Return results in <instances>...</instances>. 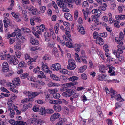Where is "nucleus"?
<instances>
[{
	"label": "nucleus",
	"instance_id": "f257e3e1",
	"mask_svg": "<svg viewBox=\"0 0 125 125\" xmlns=\"http://www.w3.org/2000/svg\"><path fill=\"white\" fill-rule=\"evenodd\" d=\"M30 80L33 81V83H31V84L32 85H34V86L39 89L42 88L41 86H43L45 84V83L42 81H36V79H30Z\"/></svg>",
	"mask_w": 125,
	"mask_h": 125
},
{
	"label": "nucleus",
	"instance_id": "f03ea898",
	"mask_svg": "<svg viewBox=\"0 0 125 125\" xmlns=\"http://www.w3.org/2000/svg\"><path fill=\"white\" fill-rule=\"evenodd\" d=\"M19 39V41L16 43V45L14 46L15 49L20 50L24 47V45L23 44V43L26 41V39L23 37V38Z\"/></svg>",
	"mask_w": 125,
	"mask_h": 125
},
{
	"label": "nucleus",
	"instance_id": "7ed1b4c3",
	"mask_svg": "<svg viewBox=\"0 0 125 125\" xmlns=\"http://www.w3.org/2000/svg\"><path fill=\"white\" fill-rule=\"evenodd\" d=\"M68 65L67 66V68L71 70H74L76 67L75 61L73 59H69L68 61Z\"/></svg>",
	"mask_w": 125,
	"mask_h": 125
},
{
	"label": "nucleus",
	"instance_id": "20e7f679",
	"mask_svg": "<svg viewBox=\"0 0 125 125\" xmlns=\"http://www.w3.org/2000/svg\"><path fill=\"white\" fill-rule=\"evenodd\" d=\"M110 91L108 88H105V90L107 94L108 95H110L111 98H115V95H116V94L117 93V91L112 88H110Z\"/></svg>",
	"mask_w": 125,
	"mask_h": 125
},
{
	"label": "nucleus",
	"instance_id": "39448f33",
	"mask_svg": "<svg viewBox=\"0 0 125 125\" xmlns=\"http://www.w3.org/2000/svg\"><path fill=\"white\" fill-rule=\"evenodd\" d=\"M21 30L17 29L13 33V36H15L16 35L17 38L18 39H22L23 38V37H24V38H25V36L21 34Z\"/></svg>",
	"mask_w": 125,
	"mask_h": 125
},
{
	"label": "nucleus",
	"instance_id": "423d86ee",
	"mask_svg": "<svg viewBox=\"0 0 125 125\" xmlns=\"http://www.w3.org/2000/svg\"><path fill=\"white\" fill-rule=\"evenodd\" d=\"M6 87H8L11 91L16 93H18V91L14 88L16 87L13 85V84L11 83L7 82L6 83Z\"/></svg>",
	"mask_w": 125,
	"mask_h": 125
},
{
	"label": "nucleus",
	"instance_id": "0eeeda50",
	"mask_svg": "<svg viewBox=\"0 0 125 125\" xmlns=\"http://www.w3.org/2000/svg\"><path fill=\"white\" fill-rule=\"evenodd\" d=\"M60 116V114L58 113H55L51 115L50 120L52 122H53L58 119Z\"/></svg>",
	"mask_w": 125,
	"mask_h": 125
},
{
	"label": "nucleus",
	"instance_id": "6e6552de",
	"mask_svg": "<svg viewBox=\"0 0 125 125\" xmlns=\"http://www.w3.org/2000/svg\"><path fill=\"white\" fill-rule=\"evenodd\" d=\"M51 68L52 70L56 71L60 69L61 66L59 64L56 63L52 64L51 66Z\"/></svg>",
	"mask_w": 125,
	"mask_h": 125
},
{
	"label": "nucleus",
	"instance_id": "1a4fd4ad",
	"mask_svg": "<svg viewBox=\"0 0 125 125\" xmlns=\"http://www.w3.org/2000/svg\"><path fill=\"white\" fill-rule=\"evenodd\" d=\"M10 62L11 64L14 65H16L18 63L19 61L16 57L14 56H12L10 59Z\"/></svg>",
	"mask_w": 125,
	"mask_h": 125
},
{
	"label": "nucleus",
	"instance_id": "9d476101",
	"mask_svg": "<svg viewBox=\"0 0 125 125\" xmlns=\"http://www.w3.org/2000/svg\"><path fill=\"white\" fill-rule=\"evenodd\" d=\"M57 2L58 6L61 8L65 6L66 5L64 0H57Z\"/></svg>",
	"mask_w": 125,
	"mask_h": 125
},
{
	"label": "nucleus",
	"instance_id": "9b49d317",
	"mask_svg": "<svg viewBox=\"0 0 125 125\" xmlns=\"http://www.w3.org/2000/svg\"><path fill=\"white\" fill-rule=\"evenodd\" d=\"M107 67V66H105L103 65H101L99 68L100 72L101 73H105L106 72V70H108V68Z\"/></svg>",
	"mask_w": 125,
	"mask_h": 125
},
{
	"label": "nucleus",
	"instance_id": "f8f14e48",
	"mask_svg": "<svg viewBox=\"0 0 125 125\" xmlns=\"http://www.w3.org/2000/svg\"><path fill=\"white\" fill-rule=\"evenodd\" d=\"M78 31L82 34L84 35L85 34L84 28L81 24H79L78 26Z\"/></svg>",
	"mask_w": 125,
	"mask_h": 125
},
{
	"label": "nucleus",
	"instance_id": "ddd939ff",
	"mask_svg": "<svg viewBox=\"0 0 125 125\" xmlns=\"http://www.w3.org/2000/svg\"><path fill=\"white\" fill-rule=\"evenodd\" d=\"M123 51L122 50L118 48L116 50H115L113 52V54L115 55L116 57H119L120 54L123 53Z\"/></svg>",
	"mask_w": 125,
	"mask_h": 125
},
{
	"label": "nucleus",
	"instance_id": "4468645a",
	"mask_svg": "<svg viewBox=\"0 0 125 125\" xmlns=\"http://www.w3.org/2000/svg\"><path fill=\"white\" fill-rule=\"evenodd\" d=\"M107 6V5L106 3L103 4L101 6L99 7L98 10L100 12L105 11L106 10V7Z\"/></svg>",
	"mask_w": 125,
	"mask_h": 125
},
{
	"label": "nucleus",
	"instance_id": "2eb2a0df",
	"mask_svg": "<svg viewBox=\"0 0 125 125\" xmlns=\"http://www.w3.org/2000/svg\"><path fill=\"white\" fill-rule=\"evenodd\" d=\"M107 66L108 69H109V70L108 72L109 73L112 72L109 74L110 76H114L115 75V72L114 71L113 72V69L115 68H114L109 65L107 64Z\"/></svg>",
	"mask_w": 125,
	"mask_h": 125
},
{
	"label": "nucleus",
	"instance_id": "dca6fc26",
	"mask_svg": "<svg viewBox=\"0 0 125 125\" xmlns=\"http://www.w3.org/2000/svg\"><path fill=\"white\" fill-rule=\"evenodd\" d=\"M8 65L7 62H4L3 63L2 65V67L4 72H7L9 71V69L8 67Z\"/></svg>",
	"mask_w": 125,
	"mask_h": 125
},
{
	"label": "nucleus",
	"instance_id": "f3484780",
	"mask_svg": "<svg viewBox=\"0 0 125 125\" xmlns=\"http://www.w3.org/2000/svg\"><path fill=\"white\" fill-rule=\"evenodd\" d=\"M95 15H93L91 16L92 21L95 22V25L96 26L100 25L101 23L99 22L98 20L97 19L96 17L95 16Z\"/></svg>",
	"mask_w": 125,
	"mask_h": 125
},
{
	"label": "nucleus",
	"instance_id": "a211bd4d",
	"mask_svg": "<svg viewBox=\"0 0 125 125\" xmlns=\"http://www.w3.org/2000/svg\"><path fill=\"white\" fill-rule=\"evenodd\" d=\"M3 22L4 24V26L5 28H7L8 27L10 26V21L7 17H5L3 20Z\"/></svg>",
	"mask_w": 125,
	"mask_h": 125
},
{
	"label": "nucleus",
	"instance_id": "6ab92c4d",
	"mask_svg": "<svg viewBox=\"0 0 125 125\" xmlns=\"http://www.w3.org/2000/svg\"><path fill=\"white\" fill-rule=\"evenodd\" d=\"M71 90L68 89L63 93L62 95L64 97H69L71 95Z\"/></svg>",
	"mask_w": 125,
	"mask_h": 125
},
{
	"label": "nucleus",
	"instance_id": "aec40b11",
	"mask_svg": "<svg viewBox=\"0 0 125 125\" xmlns=\"http://www.w3.org/2000/svg\"><path fill=\"white\" fill-rule=\"evenodd\" d=\"M96 43L97 44L100 45H102L103 44V40L102 39L101 37H98L96 40Z\"/></svg>",
	"mask_w": 125,
	"mask_h": 125
},
{
	"label": "nucleus",
	"instance_id": "412c9836",
	"mask_svg": "<svg viewBox=\"0 0 125 125\" xmlns=\"http://www.w3.org/2000/svg\"><path fill=\"white\" fill-rule=\"evenodd\" d=\"M81 62L85 64H86L87 63V56L86 55H82L80 57Z\"/></svg>",
	"mask_w": 125,
	"mask_h": 125
},
{
	"label": "nucleus",
	"instance_id": "4be33fe9",
	"mask_svg": "<svg viewBox=\"0 0 125 125\" xmlns=\"http://www.w3.org/2000/svg\"><path fill=\"white\" fill-rule=\"evenodd\" d=\"M13 102L12 101H9L7 104L8 105V108L9 110H11L13 109Z\"/></svg>",
	"mask_w": 125,
	"mask_h": 125
},
{
	"label": "nucleus",
	"instance_id": "5701e85b",
	"mask_svg": "<svg viewBox=\"0 0 125 125\" xmlns=\"http://www.w3.org/2000/svg\"><path fill=\"white\" fill-rule=\"evenodd\" d=\"M13 85L15 86H18L20 85V79H14L12 80Z\"/></svg>",
	"mask_w": 125,
	"mask_h": 125
},
{
	"label": "nucleus",
	"instance_id": "b1692460",
	"mask_svg": "<svg viewBox=\"0 0 125 125\" xmlns=\"http://www.w3.org/2000/svg\"><path fill=\"white\" fill-rule=\"evenodd\" d=\"M34 122L33 124L32 125H42V124L45 123V122L43 120L39 119Z\"/></svg>",
	"mask_w": 125,
	"mask_h": 125
},
{
	"label": "nucleus",
	"instance_id": "393cba45",
	"mask_svg": "<svg viewBox=\"0 0 125 125\" xmlns=\"http://www.w3.org/2000/svg\"><path fill=\"white\" fill-rule=\"evenodd\" d=\"M53 108L54 110L57 112H59L62 110L61 106L58 105L54 104L53 106Z\"/></svg>",
	"mask_w": 125,
	"mask_h": 125
},
{
	"label": "nucleus",
	"instance_id": "a878e982",
	"mask_svg": "<svg viewBox=\"0 0 125 125\" xmlns=\"http://www.w3.org/2000/svg\"><path fill=\"white\" fill-rule=\"evenodd\" d=\"M64 16L65 18L67 20L69 21H72L73 20L71 15L68 13H66L64 14Z\"/></svg>",
	"mask_w": 125,
	"mask_h": 125
},
{
	"label": "nucleus",
	"instance_id": "bb28decb",
	"mask_svg": "<svg viewBox=\"0 0 125 125\" xmlns=\"http://www.w3.org/2000/svg\"><path fill=\"white\" fill-rule=\"evenodd\" d=\"M30 43L32 45H37L39 44V42L38 41L36 40L33 37H31L30 40Z\"/></svg>",
	"mask_w": 125,
	"mask_h": 125
},
{
	"label": "nucleus",
	"instance_id": "cd10ccee",
	"mask_svg": "<svg viewBox=\"0 0 125 125\" xmlns=\"http://www.w3.org/2000/svg\"><path fill=\"white\" fill-rule=\"evenodd\" d=\"M36 28L42 32H44L45 30V26L43 24H42L40 26H37Z\"/></svg>",
	"mask_w": 125,
	"mask_h": 125
},
{
	"label": "nucleus",
	"instance_id": "c85d7f7f",
	"mask_svg": "<svg viewBox=\"0 0 125 125\" xmlns=\"http://www.w3.org/2000/svg\"><path fill=\"white\" fill-rule=\"evenodd\" d=\"M82 11L84 14V17L85 20L87 19L88 17V14L90 13L89 10H87L86 9V11H85L84 9L82 10Z\"/></svg>",
	"mask_w": 125,
	"mask_h": 125
},
{
	"label": "nucleus",
	"instance_id": "c756f323",
	"mask_svg": "<svg viewBox=\"0 0 125 125\" xmlns=\"http://www.w3.org/2000/svg\"><path fill=\"white\" fill-rule=\"evenodd\" d=\"M45 72L50 74V75L51 78H58V77L56 75L51 73H52V72L49 70V68L47 69V70H45Z\"/></svg>",
	"mask_w": 125,
	"mask_h": 125
},
{
	"label": "nucleus",
	"instance_id": "7c9ffc66",
	"mask_svg": "<svg viewBox=\"0 0 125 125\" xmlns=\"http://www.w3.org/2000/svg\"><path fill=\"white\" fill-rule=\"evenodd\" d=\"M52 53L54 56L56 57H59V55L58 52V50L56 47H54L52 50Z\"/></svg>",
	"mask_w": 125,
	"mask_h": 125
},
{
	"label": "nucleus",
	"instance_id": "2f4dec72",
	"mask_svg": "<svg viewBox=\"0 0 125 125\" xmlns=\"http://www.w3.org/2000/svg\"><path fill=\"white\" fill-rule=\"evenodd\" d=\"M29 98V99L25 98L23 99L21 101V103H25L28 102L29 101H33L34 100L32 97Z\"/></svg>",
	"mask_w": 125,
	"mask_h": 125
},
{
	"label": "nucleus",
	"instance_id": "473e14b6",
	"mask_svg": "<svg viewBox=\"0 0 125 125\" xmlns=\"http://www.w3.org/2000/svg\"><path fill=\"white\" fill-rule=\"evenodd\" d=\"M114 98L120 102H122L124 101V99L121 97L120 94H118L115 95Z\"/></svg>",
	"mask_w": 125,
	"mask_h": 125
},
{
	"label": "nucleus",
	"instance_id": "72a5a7b5",
	"mask_svg": "<svg viewBox=\"0 0 125 125\" xmlns=\"http://www.w3.org/2000/svg\"><path fill=\"white\" fill-rule=\"evenodd\" d=\"M47 85L48 87H51L52 86H59L60 85L57 83L50 82Z\"/></svg>",
	"mask_w": 125,
	"mask_h": 125
},
{
	"label": "nucleus",
	"instance_id": "f704fd0d",
	"mask_svg": "<svg viewBox=\"0 0 125 125\" xmlns=\"http://www.w3.org/2000/svg\"><path fill=\"white\" fill-rule=\"evenodd\" d=\"M115 17L117 20L119 21L125 19V15H116Z\"/></svg>",
	"mask_w": 125,
	"mask_h": 125
},
{
	"label": "nucleus",
	"instance_id": "c9c22d12",
	"mask_svg": "<svg viewBox=\"0 0 125 125\" xmlns=\"http://www.w3.org/2000/svg\"><path fill=\"white\" fill-rule=\"evenodd\" d=\"M59 25L58 23H56L54 27L55 32L56 34H58L59 32Z\"/></svg>",
	"mask_w": 125,
	"mask_h": 125
},
{
	"label": "nucleus",
	"instance_id": "e433bc0d",
	"mask_svg": "<svg viewBox=\"0 0 125 125\" xmlns=\"http://www.w3.org/2000/svg\"><path fill=\"white\" fill-rule=\"evenodd\" d=\"M40 112L42 115H45L46 113V109L44 107H42L40 109Z\"/></svg>",
	"mask_w": 125,
	"mask_h": 125
},
{
	"label": "nucleus",
	"instance_id": "4c0bfd02",
	"mask_svg": "<svg viewBox=\"0 0 125 125\" xmlns=\"http://www.w3.org/2000/svg\"><path fill=\"white\" fill-rule=\"evenodd\" d=\"M26 122L22 121H17L15 122L16 125H26Z\"/></svg>",
	"mask_w": 125,
	"mask_h": 125
},
{
	"label": "nucleus",
	"instance_id": "58836bf2",
	"mask_svg": "<svg viewBox=\"0 0 125 125\" xmlns=\"http://www.w3.org/2000/svg\"><path fill=\"white\" fill-rule=\"evenodd\" d=\"M31 13L33 15L39 14H40V12L37 9L33 7V9L32 10Z\"/></svg>",
	"mask_w": 125,
	"mask_h": 125
},
{
	"label": "nucleus",
	"instance_id": "ea45409f",
	"mask_svg": "<svg viewBox=\"0 0 125 125\" xmlns=\"http://www.w3.org/2000/svg\"><path fill=\"white\" fill-rule=\"evenodd\" d=\"M55 45V44L53 41H50L48 42L47 45L50 48H52L54 47Z\"/></svg>",
	"mask_w": 125,
	"mask_h": 125
},
{
	"label": "nucleus",
	"instance_id": "a19ab883",
	"mask_svg": "<svg viewBox=\"0 0 125 125\" xmlns=\"http://www.w3.org/2000/svg\"><path fill=\"white\" fill-rule=\"evenodd\" d=\"M38 77L39 78H44L45 76L43 72L42 71H39L38 73Z\"/></svg>",
	"mask_w": 125,
	"mask_h": 125
},
{
	"label": "nucleus",
	"instance_id": "79ce46f5",
	"mask_svg": "<svg viewBox=\"0 0 125 125\" xmlns=\"http://www.w3.org/2000/svg\"><path fill=\"white\" fill-rule=\"evenodd\" d=\"M46 64V63H43L41 67V69L44 72L45 71V70H47V69L49 68Z\"/></svg>",
	"mask_w": 125,
	"mask_h": 125
},
{
	"label": "nucleus",
	"instance_id": "37998d69",
	"mask_svg": "<svg viewBox=\"0 0 125 125\" xmlns=\"http://www.w3.org/2000/svg\"><path fill=\"white\" fill-rule=\"evenodd\" d=\"M66 35H64L63 36V38L64 40H65L66 41L68 40L69 41H72L71 39L70 38L71 36V35L70 34V36H69L68 34H65Z\"/></svg>",
	"mask_w": 125,
	"mask_h": 125
},
{
	"label": "nucleus",
	"instance_id": "c03bdc74",
	"mask_svg": "<svg viewBox=\"0 0 125 125\" xmlns=\"http://www.w3.org/2000/svg\"><path fill=\"white\" fill-rule=\"evenodd\" d=\"M75 59L76 61L80 63L81 62V60L80 59L79 56L76 53L75 54Z\"/></svg>",
	"mask_w": 125,
	"mask_h": 125
},
{
	"label": "nucleus",
	"instance_id": "a18cd8bd",
	"mask_svg": "<svg viewBox=\"0 0 125 125\" xmlns=\"http://www.w3.org/2000/svg\"><path fill=\"white\" fill-rule=\"evenodd\" d=\"M87 68V66L86 65H84L79 68V71L81 73L83 72Z\"/></svg>",
	"mask_w": 125,
	"mask_h": 125
},
{
	"label": "nucleus",
	"instance_id": "49530a36",
	"mask_svg": "<svg viewBox=\"0 0 125 125\" xmlns=\"http://www.w3.org/2000/svg\"><path fill=\"white\" fill-rule=\"evenodd\" d=\"M78 83L77 82H70L66 84V85L68 87H70L71 86H73L77 84Z\"/></svg>",
	"mask_w": 125,
	"mask_h": 125
},
{
	"label": "nucleus",
	"instance_id": "de8ad7c7",
	"mask_svg": "<svg viewBox=\"0 0 125 125\" xmlns=\"http://www.w3.org/2000/svg\"><path fill=\"white\" fill-rule=\"evenodd\" d=\"M65 31H66L65 32V34H68V35L70 36V30L69 27H66L65 28Z\"/></svg>",
	"mask_w": 125,
	"mask_h": 125
},
{
	"label": "nucleus",
	"instance_id": "09e8293b",
	"mask_svg": "<svg viewBox=\"0 0 125 125\" xmlns=\"http://www.w3.org/2000/svg\"><path fill=\"white\" fill-rule=\"evenodd\" d=\"M75 51L77 52H78L80 50V45L76 44H75Z\"/></svg>",
	"mask_w": 125,
	"mask_h": 125
},
{
	"label": "nucleus",
	"instance_id": "8fccbe9b",
	"mask_svg": "<svg viewBox=\"0 0 125 125\" xmlns=\"http://www.w3.org/2000/svg\"><path fill=\"white\" fill-rule=\"evenodd\" d=\"M26 65H25L24 62L23 61H21L20 62L18 65V67L22 68L23 67H25Z\"/></svg>",
	"mask_w": 125,
	"mask_h": 125
},
{
	"label": "nucleus",
	"instance_id": "3c124183",
	"mask_svg": "<svg viewBox=\"0 0 125 125\" xmlns=\"http://www.w3.org/2000/svg\"><path fill=\"white\" fill-rule=\"evenodd\" d=\"M39 105H35L33 106L32 110L34 112H37L39 111Z\"/></svg>",
	"mask_w": 125,
	"mask_h": 125
},
{
	"label": "nucleus",
	"instance_id": "603ef678",
	"mask_svg": "<svg viewBox=\"0 0 125 125\" xmlns=\"http://www.w3.org/2000/svg\"><path fill=\"white\" fill-rule=\"evenodd\" d=\"M10 112L9 113V116L11 118H13L15 115V113L13 110H10Z\"/></svg>",
	"mask_w": 125,
	"mask_h": 125
},
{
	"label": "nucleus",
	"instance_id": "864d4df0",
	"mask_svg": "<svg viewBox=\"0 0 125 125\" xmlns=\"http://www.w3.org/2000/svg\"><path fill=\"white\" fill-rule=\"evenodd\" d=\"M23 94L26 95L28 96L29 98H31V92L25 91L24 92Z\"/></svg>",
	"mask_w": 125,
	"mask_h": 125
},
{
	"label": "nucleus",
	"instance_id": "5fc2aeb1",
	"mask_svg": "<svg viewBox=\"0 0 125 125\" xmlns=\"http://www.w3.org/2000/svg\"><path fill=\"white\" fill-rule=\"evenodd\" d=\"M40 94L39 92L35 91L31 93V95L32 96L35 97L38 95Z\"/></svg>",
	"mask_w": 125,
	"mask_h": 125
},
{
	"label": "nucleus",
	"instance_id": "6e6d98bb",
	"mask_svg": "<svg viewBox=\"0 0 125 125\" xmlns=\"http://www.w3.org/2000/svg\"><path fill=\"white\" fill-rule=\"evenodd\" d=\"M82 6L84 8L86 7L87 9V8L88 7L89 5L87 1H84L82 4Z\"/></svg>",
	"mask_w": 125,
	"mask_h": 125
},
{
	"label": "nucleus",
	"instance_id": "4d7b16f0",
	"mask_svg": "<svg viewBox=\"0 0 125 125\" xmlns=\"http://www.w3.org/2000/svg\"><path fill=\"white\" fill-rule=\"evenodd\" d=\"M36 120V118H30L28 120V122L30 124H32Z\"/></svg>",
	"mask_w": 125,
	"mask_h": 125
},
{
	"label": "nucleus",
	"instance_id": "13d9d810",
	"mask_svg": "<svg viewBox=\"0 0 125 125\" xmlns=\"http://www.w3.org/2000/svg\"><path fill=\"white\" fill-rule=\"evenodd\" d=\"M106 81L107 83L108 82H112L113 83H119V81L118 80H117L116 79H113L112 80H106Z\"/></svg>",
	"mask_w": 125,
	"mask_h": 125
},
{
	"label": "nucleus",
	"instance_id": "bf43d9fd",
	"mask_svg": "<svg viewBox=\"0 0 125 125\" xmlns=\"http://www.w3.org/2000/svg\"><path fill=\"white\" fill-rule=\"evenodd\" d=\"M10 57V55L9 54H5L1 58V59L3 60L4 59H8Z\"/></svg>",
	"mask_w": 125,
	"mask_h": 125
},
{
	"label": "nucleus",
	"instance_id": "052dcab7",
	"mask_svg": "<svg viewBox=\"0 0 125 125\" xmlns=\"http://www.w3.org/2000/svg\"><path fill=\"white\" fill-rule=\"evenodd\" d=\"M122 105L121 103H117L115 104V109H117L120 108L121 107Z\"/></svg>",
	"mask_w": 125,
	"mask_h": 125
},
{
	"label": "nucleus",
	"instance_id": "680f3d73",
	"mask_svg": "<svg viewBox=\"0 0 125 125\" xmlns=\"http://www.w3.org/2000/svg\"><path fill=\"white\" fill-rule=\"evenodd\" d=\"M60 72L62 74H67L68 73V71L66 69H62L60 70Z\"/></svg>",
	"mask_w": 125,
	"mask_h": 125
},
{
	"label": "nucleus",
	"instance_id": "e2e57ef3",
	"mask_svg": "<svg viewBox=\"0 0 125 125\" xmlns=\"http://www.w3.org/2000/svg\"><path fill=\"white\" fill-rule=\"evenodd\" d=\"M15 54L18 58H19L21 55V52L19 51H16L15 52Z\"/></svg>",
	"mask_w": 125,
	"mask_h": 125
},
{
	"label": "nucleus",
	"instance_id": "0e129e2a",
	"mask_svg": "<svg viewBox=\"0 0 125 125\" xmlns=\"http://www.w3.org/2000/svg\"><path fill=\"white\" fill-rule=\"evenodd\" d=\"M34 7L31 5L26 6V9H28L29 11H31L33 9Z\"/></svg>",
	"mask_w": 125,
	"mask_h": 125
},
{
	"label": "nucleus",
	"instance_id": "69168bd1",
	"mask_svg": "<svg viewBox=\"0 0 125 125\" xmlns=\"http://www.w3.org/2000/svg\"><path fill=\"white\" fill-rule=\"evenodd\" d=\"M13 73L14 72L12 71H11L10 72L5 73L4 75L5 77H7L12 76Z\"/></svg>",
	"mask_w": 125,
	"mask_h": 125
},
{
	"label": "nucleus",
	"instance_id": "338daca9",
	"mask_svg": "<svg viewBox=\"0 0 125 125\" xmlns=\"http://www.w3.org/2000/svg\"><path fill=\"white\" fill-rule=\"evenodd\" d=\"M59 121H60L63 125L66 123L67 121V119L66 118H62L59 120Z\"/></svg>",
	"mask_w": 125,
	"mask_h": 125
},
{
	"label": "nucleus",
	"instance_id": "774afa93",
	"mask_svg": "<svg viewBox=\"0 0 125 125\" xmlns=\"http://www.w3.org/2000/svg\"><path fill=\"white\" fill-rule=\"evenodd\" d=\"M66 46L69 48L73 47V44L70 41L66 42Z\"/></svg>",
	"mask_w": 125,
	"mask_h": 125
}]
</instances>
